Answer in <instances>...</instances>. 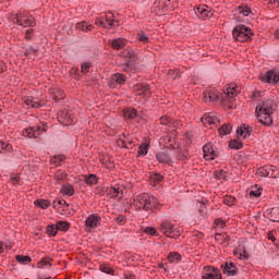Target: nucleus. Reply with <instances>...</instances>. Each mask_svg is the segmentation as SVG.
Here are the masks:
<instances>
[{
  "label": "nucleus",
  "instance_id": "22",
  "mask_svg": "<svg viewBox=\"0 0 279 279\" xmlns=\"http://www.w3.org/2000/svg\"><path fill=\"white\" fill-rule=\"evenodd\" d=\"M203 156L205 160H215V156H217V154L215 153V149H213V145L205 144L203 146Z\"/></svg>",
  "mask_w": 279,
  "mask_h": 279
},
{
  "label": "nucleus",
  "instance_id": "19",
  "mask_svg": "<svg viewBox=\"0 0 279 279\" xmlns=\"http://www.w3.org/2000/svg\"><path fill=\"white\" fill-rule=\"evenodd\" d=\"M156 160H158V162H160L161 165H173V161L171 160V155L167 150L157 153Z\"/></svg>",
  "mask_w": 279,
  "mask_h": 279
},
{
  "label": "nucleus",
  "instance_id": "29",
  "mask_svg": "<svg viewBox=\"0 0 279 279\" xmlns=\"http://www.w3.org/2000/svg\"><path fill=\"white\" fill-rule=\"evenodd\" d=\"M148 151H149V144L147 143L141 144L137 150V158L147 156Z\"/></svg>",
  "mask_w": 279,
  "mask_h": 279
},
{
  "label": "nucleus",
  "instance_id": "15",
  "mask_svg": "<svg viewBox=\"0 0 279 279\" xmlns=\"http://www.w3.org/2000/svg\"><path fill=\"white\" fill-rule=\"evenodd\" d=\"M128 80V76L121 73L112 74L109 80V86L110 88H117L118 86L125 85V82Z\"/></svg>",
  "mask_w": 279,
  "mask_h": 279
},
{
  "label": "nucleus",
  "instance_id": "34",
  "mask_svg": "<svg viewBox=\"0 0 279 279\" xmlns=\"http://www.w3.org/2000/svg\"><path fill=\"white\" fill-rule=\"evenodd\" d=\"M165 180V177L158 172L150 174V183L151 184H160Z\"/></svg>",
  "mask_w": 279,
  "mask_h": 279
},
{
  "label": "nucleus",
  "instance_id": "26",
  "mask_svg": "<svg viewBox=\"0 0 279 279\" xmlns=\"http://www.w3.org/2000/svg\"><path fill=\"white\" fill-rule=\"evenodd\" d=\"M124 118L132 121V119H136L138 117V111L134 108H126L123 111Z\"/></svg>",
  "mask_w": 279,
  "mask_h": 279
},
{
  "label": "nucleus",
  "instance_id": "13",
  "mask_svg": "<svg viewBox=\"0 0 279 279\" xmlns=\"http://www.w3.org/2000/svg\"><path fill=\"white\" fill-rule=\"evenodd\" d=\"M257 175L260 178H278L279 171L276 166L267 165L257 170Z\"/></svg>",
  "mask_w": 279,
  "mask_h": 279
},
{
  "label": "nucleus",
  "instance_id": "44",
  "mask_svg": "<svg viewBox=\"0 0 279 279\" xmlns=\"http://www.w3.org/2000/svg\"><path fill=\"white\" fill-rule=\"evenodd\" d=\"M230 149H243V143L239 142L238 140H231L229 142Z\"/></svg>",
  "mask_w": 279,
  "mask_h": 279
},
{
  "label": "nucleus",
  "instance_id": "6",
  "mask_svg": "<svg viewBox=\"0 0 279 279\" xmlns=\"http://www.w3.org/2000/svg\"><path fill=\"white\" fill-rule=\"evenodd\" d=\"M12 22L21 27H36V20L28 12L13 14Z\"/></svg>",
  "mask_w": 279,
  "mask_h": 279
},
{
  "label": "nucleus",
  "instance_id": "41",
  "mask_svg": "<svg viewBox=\"0 0 279 279\" xmlns=\"http://www.w3.org/2000/svg\"><path fill=\"white\" fill-rule=\"evenodd\" d=\"M46 233L48 234V236H56V234H58L57 225H48L46 229Z\"/></svg>",
  "mask_w": 279,
  "mask_h": 279
},
{
  "label": "nucleus",
  "instance_id": "56",
  "mask_svg": "<svg viewBox=\"0 0 279 279\" xmlns=\"http://www.w3.org/2000/svg\"><path fill=\"white\" fill-rule=\"evenodd\" d=\"M168 75L172 80H178V77H180V71L179 70H169Z\"/></svg>",
  "mask_w": 279,
  "mask_h": 279
},
{
  "label": "nucleus",
  "instance_id": "52",
  "mask_svg": "<svg viewBox=\"0 0 279 279\" xmlns=\"http://www.w3.org/2000/svg\"><path fill=\"white\" fill-rule=\"evenodd\" d=\"M137 40L140 43H143L144 45H147V43H149V37L147 35H145L144 33H138Z\"/></svg>",
  "mask_w": 279,
  "mask_h": 279
},
{
  "label": "nucleus",
  "instance_id": "57",
  "mask_svg": "<svg viewBox=\"0 0 279 279\" xmlns=\"http://www.w3.org/2000/svg\"><path fill=\"white\" fill-rule=\"evenodd\" d=\"M26 106H28V108H40V102L27 99Z\"/></svg>",
  "mask_w": 279,
  "mask_h": 279
},
{
  "label": "nucleus",
  "instance_id": "60",
  "mask_svg": "<svg viewBox=\"0 0 279 279\" xmlns=\"http://www.w3.org/2000/svg\"><path fill=\"white\" fill-rule=\"evenodd\" d=\"M215 226L216 228H223L226 226V220L222 218H218L215 220Z\"/></svg>",
  "mask_w": 279,
  "mask_h": 279
},
{
  "label": "nucleus",
  "instance_id": "39",
  "mask_svg": "<svg viewBox=\"0 0 279 279\" xmlns=\"http://www.w3.org/2000/svg\"><path fill=\"white\" fill-rule=\"evenodd\" d=\"M57 226V231L59 230L60 232H66L69 230V228H71V225L66 221H58L56 223Z\"/></svg>",
  "mask_w": 279,
  "mask_h": 279
},
{
  "label": "nucleus",
  "instance_id": "58",
  "mask_svg": "<svg viewBox=\"0 0 279 279\" xmlns=\"http://www.w3.org/2000/svg\"><path fill=\"white\" fill-rule=\"evenodd\" d=\"M52 208L60 210L62 208V199L56 198L52 203Z\"/></svg>",
  "mask_w": 279,
  "mask_h": 279
},
{
  "label": "nucleus",
  "instance_id": "16",
  "mask_svg": "<svg viewBox=\"0 0 279 279\" xmlns=\"http://www.w3.org/2000/svg\"><path fill=\"white\" fill-rule=\"evenodd\" d=\"M107 197L109 199H123V189L119 185L107 189Z\"/></svg>",
  "mask_w": 279,
  "mask_h": 279
},
{
  "label": "nucleus",
  "instance_id": "10",
  "mask_svg": "<svg viewBox=\"0 0 279 279\" xmlns=\"http://www.w3.org/2000/svg\"><path fill=\"white\" fill-rule=\"evenodd\" d=\"M136 97H142L143 101H148L151 97V87L147 83H140L133 86Z\"/></svg>",
  "mask_w": 279,
  "mask_h": 279
},
{
  "label": "nucleus",
  "instance_id": "2",
  "mask_svg": "<svg viewBox=\"0 0 279 279\" xmlns=\"http://www.w3.org/2000/svg\"><path fill=\"white\" fill-rule=\"evenodd\" d=\"M278 108L276 101L270 98H264L255 108V113L258 123L265 125L266 128H271L274 125V111Z\"/></svg>",
  "mask_w": 279,
  "mask_h": 279
},
{
  "label": "nucleus",
  "instance_id": "21",
  "mask_svg": "<svg viewBox=\"0 0 279 279\" xmlns=\"http://www.w3.org/2000/svg\"><path fill=\"white\" fill-rule=\"evenodd\" d=\"M49 94L56 104H58V101H62V99L65 97L64 92L58 87L50 88Z\"/></svg>",
  "mask_w": 279,
  "mask_h": 279
},
{
  "label": "nucleus",
  "instance_id": "1",
  "mask_svg": "<svg viewBox=\"0 0 279 279\" xmlns=\"http://www.w3.org/2000/svg\"><path fill=\"white\" fill-rule=\"evenodd\" d=\"M203 101L205 104H221L226 106L229 110L234 108V88H227V92L219 93L215 88H208L203 93Z\"/></svg>",
  "mask_w": 279,
  "mask_h": 279
},
{
  "label": "nucleus",
  "instance_id": "17",
  "mask_svg": "<svg viewBox=\"0 0 279 279\" xmlns=\"http://www.w3.org/2000/svg\"><path fill=\"white\" fill-rule=\"evenodd\" d=\"M222 272L226 276H238L239 275V268H236V265L232 262H226L225 264L221 265Z\"/></svg>",
  "mask_w": 279,
  "mask_h": 279
},
{
  "label": "nucleus",
  "instance_id": "47",
  "mask_svg": "<svg viewBox=\"0 0 279 279\" xmlns=\"http://www.w3.org/2000/svg\"><path fill=\"white\" fill-rule=\"evenodd\" d=\"M187 159H189V151H186V150H178V153H177V160L184 161V160H187Z\"/></svg>",
  "mask_w": 279,
  "mask_h": 279
},
{
  "label": "nucleus",
  "instance_id": "24",
  "mask_svg": "<svg viewBox=\"0 0 279 279\" xmlns=\"http://www.w3.org/2000/svg\"><path fill=\"white\" fill-rule=\"evenodd\" d=\"M60 193L68 197H73L75 195V187L71 183L64 184L61 186Z\"/></svg>",
  "mask_w": 279,
  "mask_h": 279
},
{
  "label": "nucleus",
  "instance_id": "7",
  "mask_svg": "<svg viewBox=\"0 0 279 279\" xmlns=\"http://www.w3.org/2000/svg\"><path fill=\"white\" fill-rule=\"evenodd\" d=\"M160 232L161 234H165V236H169L170 239H178L182 230H180V228H177L171 220H163L160 223Z\"/></svg>",
  "mask_w": 279,
  "mask_h": 279
},
{
  "label": "nucleus",
  "instance_id": "55",
  "mask_svg": "<svg viewBox=\"0 0 279 279\" xmlns=\"http://www.w3.org/2000/svg\"><path fill=\"white\" fill-rule=\"evenodd\" d=\"M37 266L39 269H45V267H51V263H49L47 259H41L37 263Z\"/></svg>",
  "mask_w": 279,
  "mask_h": 279
},
{
  "label": "nucleus",
  "instance_id": "23",
  "mask_svg": "<svg viewBox=\"0 0 279 279\" xmlns=\"http://www.w3.org/2000/svg\"><path fill=\"white\" fill-rule=\"evenodd\" d=\"M126 45H128V39L121 38V37L116 38L111 41V47L116 51L123 49Z\"/></svg>",
  "mask_w": 279,
  "mask_h": 279
},
{
  "label": "nucleus",
  "instance_id": "37",
  "mask_svg": "<svg viewBox=\"0 0 279 279\" xmlns=\"http://www.w3.org/2000/svg\"><path fill=\"white\" fill-rule=\"evenodd\" d=\"M168 260L169 263H180V260H182V255L178 252H171L168 255Z\"/></svg>",
  "mask_w": 279,
  "mask_h": 279
},
{
  "label": "nucleus",
  "instance_id": "30",
  "mask_svg": "<svg viewBox=\"0 0 279 279\" xmlns=\"http://www.w3.org/2000/svg\"><path fill=\"white\" fill-rule=\"evenodd\" d=\"M39 51L38 46H28L26 48H24V54L26 56V58H29L32 56H36Z\"/></svg>",
  "mask_w": 279,
  "mask_h": 279
},
{
  "label": "nucleus",
  "instance_id": "42",
  "mask_svg": "<svg viewBox=\"0 0 279 279\" xmlns=\"http://www.w3.org/2000/svg\"><path fill=\"white\" fill-rule=\"evenodd\" d=\"M260 195H263L262 187H258V185H255L254 187H252V190L250 192L251 197H260Z\"/></svg>",
  "mask_w": 279,
  "mask_h": 279
},
{
  "label": "nucleus",
  "instance_id": "31",
  "mask_svg": "<svg viewBox=\"0 0 279 279\" xmlns=\"http://www.w3.org/2000/svg\"><path fill=\"white\" fill-rule=\"evenodd\" d=\"M120 56L122 58H136V52L132 48H124L121 52Z\"/></svg>",
  "mask_w": 279,
  "mask_h": 279
},
{
  "label": "nucleus",
  "instance_id": "8",
  "mask_svg": "<svg viewBox=\"0 0 279 279\" xmlns=\"http://www.w3.org/2000/svg\"><path fill=\"white\" fill-rule=\"evenodd\" d=\"M45 132H47V122H40L35 126L24 129L23 136H26V138H40V135L45 134Z\"/></svg>",
  "mask_w": 279,
  "mask_h": 279
},
{
  "label": "nucleus",
  "instance_id": "64",
  "mask_svg": "<svg viewBox=\"0 0 279 279\" xmlns=\"http://www.w3.org/2000/svg\"><path fill=\"white\" fill-rule=\"evenodd\" d=\"M123 278H124V279H136V276H135V275H132V274H124V275H123Z\"/></svg>",
  "mask_w": 279,
  "mask_h": 279
},
{
  "label": "nucleus",
  "instance_id": "36",
  "mask_svg": "<svg viewBox=\"0 0 279 279\" xmlns=\"http://www.w3.org/2000/svg\"><path fill=\"white\" fill-rule=\"evenodd\" d=\"M76 29H80V32H92L93 25H89L86 22H80L76 24Z\"/></svg>",
  "mask_w": 279,
  "mask_h": 279
},
{
  "label": "nucleus",
  "instance_id": "9",
  "mask_svg": "<svg viewBox=\"0 0 279 279\" xmlns=\"http://www.w3.org/2000/svg\"><path fill=\"white\" fill-rule=\"evenodd\" d=\"M62 125H73L75 123V113L70 107H63L57 117Z\"/></svg>",
  "mask_w": 279,
  "mask_h": 279
},
{
  "label": "nucleus",
  "instance_id": "11",
  "mask_svg": "<svg viewBox=\"0 0 279 279\" xmlns=\"http://www.w3.org/2000/svg\"><path fill=\"white\" fill-rule=\"evenodd\" d=\"M260 82L276 86L279 84V69H271L259 76Z\"/></svg>",
  "mask_w": 279,
  "mask_h": 279
},
{
  "label": "nucleus",
  "instance_id": "46",
  "mask_svg": "<svg viewBox=\"0 0 279 279\" xmlns=\"http://www.w3.org/2000/svg\"><path fill=\"white\" fill-rule=\"evenodd\" d=\"M223 204H226V206H234V204H236V198L234 196L227 195L223 197Z\"/></svg>",
  "mask_w": 279,
  "mask_h": 279
},
{
  "label": "nucleus",
  "instance_id": "59",
  "mask_svg": "<svg viewBox=\"0 0 279 279\" xmlns=\"http://www.w3.org/2000/svg\"><path fill=\"white\" fill-rule=\"evenodd\" d=\"M8 250H10V243L0 242V254H3Z\"/></svg>",
  "mask_w": 279,
  "mask_h": 279
},
{
  "label": "nucleus",
  "instance_id": "54",
  "mask_svg": "<svg viewBox=\"0 0 279 279\" xmlns=\"http://www.w3.org/2000/svg\"><path fill=\"white\" fill-rule=\"evenodd\" d=\"M236 134H238L239 136H242L243 138H247V136H250L251 133H248V131L245 133L244 126H240V128H238V130H236Z\"/></svg>",
  "mask_w": 279,
  "mask_h": 279
},
{
  "label": "nucleus",
  "instance_id": "28",
  "mask_svg": "<svg viewBox=\"0 0 279 279\" xmlns=\"http://www.w3.org/2000/svg\"><path fill=\"white\" fill-rule=\"evenodd\" d=\"M235 12H238L240 16H250V14H252V9L247 5H240L235 9Z\"/></svg>",
  "mask_w": 279,
  "mask_h": 279
},
{
  "label": "nucleus",
  "instance_id": "33",
  "mask_svg": "<svg viewBox=\"0 0 279 279\" xmlns=\"http://www.w3.org/2000/svg\"><path fill=\"white\" fill-rule=\"evenodd\" d=\"M97 182H99V179L97 178L96 174H89L85 177V184H87V186H95Z\"/></svg>",
  "mask_w": 279,
  "mask_h": 279
},
{
  "label": "nucleus",
  "instance_id": "51",
  "mask_svg": "<svg viewBox=\"0 0 279 279\" xmlns=\"http://www.w3.org/2000/svg\"><path fill=\"white\" fill-rule=\"evenodd\" d=\"M99 269H100V271H101L102 274H108L109 276H110V275H111V276L114 275V270H113L112 268H110V267L104 265V264L99 266Z\"/></svg>",
  "mask_w": 279,
  "mask_h": 279
},
{
  "label": "nucleus",
  "instance_id": "4",
  "mask_svg": "<svg viewBox=\"0 0 279 279\" xmlns=\"http://www.w3.org/2000/svg\"><path fill=\"white\" fill-rule=\"evenodd\" d=\"M232 36L238 43H248V40H252L254 32L243 24H238L232 29Z\"/></svg>",
  "mask_w": 279,
  "mask_h": 279
},
{
  "label": "nucleus",
  "instance_id": "53",
  "mask_svg": "<svg viewBox=\"0 0 279 279\" xmlns=\"http://www.w3.org/2000/svg\"><path fill=\"white\" fill-rule=\"evenodd\" d=\"M90 71V62H84L81 65V73H83V75H86V73H88Z\"/></svg>",
  "mask_w": 279,
  "mask_h": 279
},
{
  "label": "nucleus",
  "instance_id": "32",
  "mask_svg": "<svg viewBox=\"0 0 279 279\" xmlns=\"http://www.w3.org/2000/svg\"><path fill=\"white\" fill-rule=\"evenodd\" d=\"M35 206H37L38 208H43V210L47 209L48 207L51 206V202H49V199H36L34 202Z\"/></svg>",
  "mask_w": 279,
  "mask_h": 279
},
{
  "label": "nucleus",
  "instance_id": "45",
  "mask_svg": "<svg viewBox=\"0 0 279 279\" xmlns=\"http://www.w3.org/2000/svg\"><path fill=\"white\" fill-rule=\"evenodd\" d=\"M118 147H122L124 149H130L128 142H125V134H122L120 138L117 140Z\"/></svg>",
  "mask_w": 279,
  "mask_h": 279
},
{
  "label": "nucleus",
  "instance_id": "43",
  "mask_svg": "<svg viewBox=\"0 0 279 279\" xmlns=\"http://www.w3.org/2000/svg\"><path fill=\"white\" fill-rule=\"evenodd\" d=\"M11 150L12 145H10V143H4L3 141H0V154H5Z\"/></svg>",
  "mask_w": 279,
  "mask_h": 279
},
{
  "label": "nucleus",
  "instance_id": "38",
  "mask_svg": "<svg viewBox=\"0 0 279 279\" xmlns=\"http://www.w3.org/2000/svg\"><path fill=\"white\" fill-rule=\"evenodd\" d=\"M15 260L20 263V265H28V263L32 260V257H29V255H16Z\"/></svg>",
  "mask_w": 279,
  "mask_h": 279
},
{
  "label": "nucleus",
  "instance_id": "18",
  "mask_svg": "<svg viewBox=\"0 0 279 279\" xmlns=\"http://www.w3.org/2000/svg\"><path fill=\"white\" fill-rule=\"evenodd\" d=\"M85 225L89 230H95V228H98L101 225V218L92 214L86 218Z\"/></svg>",
  "mask_w": 279,
  "mask_h": 279
},
{
  "label": "nucleus",
  "instance_id": "25",
  "mask_svg": "<svg viewBox=\"0 0 279 279\" xmlns=\"http://www.w3.org/2000/svg\"><path fill=\"white\" fill-rule=\"evenodd\" d=\"M266 215L270 221L279 223V207L271 208Z\"/></svg>",
  "mask_w": 279,
  "mask_h": 279
},
{
  "label": "nucleus",
  "instance_id": "48",
  "mask_svg": "<svg viewBox=\"0 0 279 279\" xmlns=\"http://www.w3.org/2000/svg\"><path fill=\"white\" fill-rule=\"evenodd\" d=\"M159 121H160V124L166 125V128H171V125H173L171 118L167 116L161 117Z\"/></svg>",
  "mask_w": 279,
  "mask_h": 279
},
{
  "label": "nucleus",
  "instance_id": "61",
  "mask_svg": "<svg viewBox=\"0 0 279 279\" xmlns=\"http://www.w3.org/2000/svg\"><path fill=\"white\" fill-rule=\"evenodd\" d=\"M11 182L12 184H19V182H21V177L20 175L11 177Z\"/></svg>",
  "mask_w": 279,
  "mask_h": 279
},
{
  "label": "nucleus",
  "instance_id": "63",
  "mask_svg": "<svg viewBox=\"0 0 279 279\" xmlns=\"http://www.w3.org/2000/svg\"><path fill=\"white\" fill-rule=\"evenodd\" d=\"M123 71H125L128 73V71H130L132 68L130 66V62H126L122 65Z\"/></svg>",
  "mask_w": 279,
  "mask_h": 279
},
{
  "label": "nucleus",
  "instance_id": "20",
  "mask_svg": "<svg viewBox=\"0 0 279 279\" xmlns=\"http://www.w3.org/2000/svg\"><path fill=\"white\" fill-rule=\"evenodd\" d=\"M201 121L202 123H205L207 125H219V123H221V121L219 120V117H217V113L205 114L201 119Z\"/></svg>",
  "mask_w": 279,
  "mask_h": 279
},
{
  "label": "nucleus",
  "instance_id": "3",
  "mask_svg": "<svg viewBox=\"0 0 279 279\" xmlns=\"http://www.w3.org/2000/svg\"><path fill=\"white\" fill-rule=\"evenodd\" d=\"M133 206L136 210H144L145 213L160 210L158 198L147 193L136 195L133 199Z\"/></svg>",
  "mask_w": 279,
  "mask_h": 279
},
{
  "label": "nucleus",
  "instance_id": "27",
  "mask_svg": "<svg viewBox=\"0 0 279 279\" xmlns=\"http://www.w3.org/2000/svg\"><path fill=\"white\" fill-rule=\"evenodd\" d=\"M230 132H232V125H230L229 123H225L218 129V134L220 136H228Z\"/></svg>",
  "mask_w": 279,
  "mask_h": 279
},
{
  "label": "nucleus",
  "instance_id": "35",
  "mask_svg": "<svg viewBox=\"0 0 279 279\" xmlns=\"http://www.w3.org/2000/svg\"><path fill=\"white\" fill-rule=\"evenodd\" d=\"M64 160H66V156L64 155H54L51 159L50 162L52 165H56L57 167H60L61 162H64Z\"/></svg>",
  "mask_w": 279,
  "mask_h": 279
},
{
  "label": "nucleus",
  "instance_id": "49",
  "mask_svg": "<svg viewBox=\"0 0 279 279\" xmlns=\"http://www.w3.org/2000/svg\"><path fill=\"white\" fill-rule=\"evenodd\" d=\"M113 221H116L118 226H125V223H128V218L123 215H119L113 219Z\"/></svg>",
  "mask_w": 279,
  "mask_h": 279
},
{
  "label": "nucleus",
  "instance_id": "62",
  "mask_svg": "<svg viewBox=\"0 0 279 279\" xmlns=\"http://www.w3.org/2000/svg\"><path fill=\"white\" fill-rule=\"evenodd\" d=\"M260 97V90H255L252 94V99H258Z\"/></svg>",
  "mask_w": 279,
  "mask_h": 279
},
{
  "label": "nucleus",
  "instance_id": "5",
  "mask_svg": "<svg viewBox=\"0 0 279 279\" xmlns=\"http://www.w3.org/2000/svg\"><path fill=\"white\" fill-rule=\"evenodd\" d=\"M96 25H98V27H102V29H117L121 24L114 16V13L109 11L105 14V17L96 19Z\"/></svg>",
  "mask_w": 279,
  "mask_h": 279
},
{
  "label": "nucleus",
  "instance_id": "12",
  "mask_svg": "<svg viewBox=\"0 0 279 279\" xmlns=\"http://www.w3.org/2000/svg\"><path fill=\"white\" fill-rule=\"evenodd\" d=\"M202 279H223L221 270L215 266H205L202 271Z\"/></svg>",
  "mask_w": 279,
  "mask_h": 279
},
{
  "label": "nucleus",
  "instance_id": "50",
  "mask_svg": "<svg viewBox=\"0 0 279 279\" xmlns=\"http://www.w3.org/2000/svg\"><path fill=\"white\" fill-rule=\"evenodd\" d=\"M145 234H149V236H159L160 234L154 227H146L144 230Z\"/></svg>",
  "mask_w": 279,
  "mask_h": 279
},
{
  "label": "nucleus",
  "instance_id": "40",
  "mask_svg": "<svg viewBox=\"0 0 279 279\" xmlns=\"http://www.w3.org/2000/svg\"><path fill=\"white\" fill-rule=\"evenodd\" d=\"M214 178L216 180L225 181L228 178V172L226 170H216L214 172Z\"/></svg>",
  "mask_w": 279,
  "mask_h": 279
},
{
  "label": "nucleus",
  "instance_id": "14",
  "mask_svg": "<svg viewBox=\"0 0 279 279\" xmlns=\"http://www.w3.org/2000/svg\"><path fill=\"white\" fill-rule=\"evenodd\" d=\"M194 12L201 21H206V19H213L215 12L208 8V5L201 4L194 8Z\"/></svg>",
  "mask_w": 279,
  "mask_h": 279
}]
</instances>
